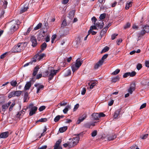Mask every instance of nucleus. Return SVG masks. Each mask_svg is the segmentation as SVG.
<instances>
[{
    "mask_svg": "<svg viewBox=\"0 0 149 149\" xmlns=\"http://www.w3.org/2000/svg\"><path fill=\"white\" fill-rule=\"evenodd\" d=\"M19 23V21L18 20H13L9 22L10 33L12 34L18 29Z\"/></svg>",
    "mask_w": 149,
    "mask_h": 149,
    "instance_id": "obj_1",
    "label": "nucleus"
},
{
    "mask_svg": "<svg viewBox=\"0 0 149 149\" xmlns=\"http://www.w3.org/2000/svg\"><path fill=\"white\" fill-rule=\"evenodd\" d=\"M22 114H23V113L22 112V111H20L19 112H18V113L16 115V117H17L19 118L20 116H23V115Z\"/></svg>",
    "mask_w": 149,
    "mask_h": 149,
    "instance_id": "obj_43",
    "label": "nucleus"
},
{
    "mask_svg": "<svg viewBox=\"0 0 149 149\" xmlns=\"http://www.w3.org/2000/svg\"><path fill=\"white\" fill-rule=\"evenodd\" d=\"M143 29L145 30L146 32H147V33L149 32V26L148 25H145Z\"/></svg>",
    "mask_w": 149,
    "mask_h": 149,
    "instance_id": "obj_34",
    "label": "nucleus"
},
{
    "mask_svg": "<svg viewBox=\"0 0 149 149\" xmlns=\"http://www.w3.org/2000/svg\"><path fill=\"white\" fill-rule=\"evenodd\" d=\"M47 128H46V127L45 126V128L43 130V133L41 134L40 136L38 137L39 139H40L41 138V136H44L45 134V132H46V131H47Z\"/></svg>",
    "mask_w": 149,
    "mask_h": 149,
    "instance_id": "obj_40",
    "label": "nucleus"
},
{
    "mask_svg": "<svg viewBox=\"0 0 149 149\" xmlns=\"http://www.w3.org/2000/svg\"><path fill=\"white\" fill-rule=\"evenodd\" d=\"M71 70L68 69L67 70L64 74V76L65 77H67L71 75Z\"/></svg>",
    "mask_w": 149,
    "mask_h": 149,
    "instance_id": "obj_26",
    "label": "nucleus"
},
{
    "mask_svg": "<svg viewBox=\"0 0 149 149\" xmlns=\"http://www.w3.org/2000/svg\"><path fill=\"white\" fill-rule=\"evenodd\" d=\"M60 115L56 116L54 119V121L56 122H58L60 119Z\"/></svg>",
    "mask_w": 149,
    "mask_h": 149,
    "instance_id": "obj_48",
    "label": "nucleus"
},
{
    "mask_svg": "<svg viewBox=\"0 0 149 149\" xmlns=\"http://www.w3.org/2000/svg\"><path fill=\"white\" fill-rule=\"evenodd\" d=\"M59 145L57 143H55L54 146V149H62L61 147L59 146Z\"/></svg>",
    "mask_w": 149,
    "mask_h": 149,
    "instance_id": "obj_39",
    "label": "nucleus"
},
{
    "mask_svg": "<svg viewBox=\"0 0 149 149\" xmlns=\"http://www.w3.org/2000/svg\"><path fill=\"white\" fill-rule=\"evenodd\" d=\"M91 20L93 22H94V24L95 25V22L97 21V19L95 17H93L92 18Z\"/></svg>",
    "mask_w": 149,
    "mask_h": 149,
    "instance_id": "obj_61",
    "label": "nucleus"
},
{
    "mask_svg": "<svg viewBox=\"0 0 149 149\" xmlns=\"http://www.w3.org/2000/svg\"><path fill=\"white\" fill-rule=\"evenodd\" d=\"M46 108V107L44 106H42L40 107L39 109L38 110L40 111H41L44 110Z\"/></svg>",
    "mask_w": 149,
    "mask_h": 149,
    "instance_id": "obj_47",
    "label": "nucleus"
},
{
    "mask_svg": "<svg viewBox=\"0 0 149 149\" xmlns=\"http://www.w3.org/2000/svg\"><path fill=\"white\" fill-rule=\"evenodd\" d=\"M130 72H127L125 73L123 75V77L124 78H126L129 76H130Z\"/></svg>",
    "mask_w": 149,
    "mask_h": 149,
    "instance_id": "obj_60",
    "label": "nucleus"
},
{
    "mask_svg": "<svg viewBox=\"0 0 149 149\" xmlns=\"http://www.w3.org/2000/svg\"><path fill=\"white\" fill-rule=\"evenodd\" d=\"M122 41V40L120 38L117 40V43L118 45H119L121 43Z\"/></svg>",
    "mask_w": 149,
    "mask_h": 149,
    "instance_id": "obj_63",
    "label": "nucleus"
},
{
    "mask_svg": "<svg viewBox=\"0 0 149 149\" xmlns=\"http://www.w3.org/2000/svg\"><path fill=\"white\" fill-rule=\"evenodd\" d=\"M28 7L27 6H25L23 8H22L20 11V13H23L25 11H26L27 9H28Z\"/></svg>",
    "mask_w": 149,
    "mask_h": 149,
    "instance_id": "obj_28",
    "label": "nucleus"
},
{
    "mask_svg": "<svg viewBox=\"0 0 149 149\" xmlns=\"http://www.w3.org/2000/svg\"><path fill=\"white\" fill-rule=\"evenodd\" d=\"M121 111V109H119L117 110L114 113L113 116V117L114 118H116L118 116L120 113V112Z\"/></svg>",
    "mask_w": 149,
    "mask_h": 149,
    "instance_id": "obj_16",
    "label": "nucleus"
},
{
    "mask_svg": "<svg viewBox=\"0 0 149 149\" xmlns=\"http://www.w3.org/2000/svg\"><path fill=\"white\" fill-rule=\"evenodd\" d=\"M81 134V133H80L79 134H75V135L77 137L75 138H73V140H74L75 141H79V136Z\"/></svg>",
    "mask_w": 149,
    "mask_h": 149,
    "instance_id": "obj_30",
    "label": "nucleus"
},
{
    "mask_svg": "<svg viewBox=\"0 0 149 149\" xmlns=\"http://www.w3.org/2000/svg\"><path fill=\"white\" fill-rule=\"evenodd\" d=\"M32 29V26H30L28 28V29H27V31L25 33H24V35H26L30 32V31L31 30V29Z\"/></svg>",
    "mask_w": 149,
    "mask_h": 149,
    "instance_id": "obj_49",
    "label": "nucleus"
},
{
    "mask_svg": "<svg viewBox=\"0 0 149 149\" xmlns=\"http://www.w3.org/2000/svg\"><path fill=\"white\" fill-rule=\"evenodd\" d=\"M136 74V72L135 71H132L131 72H130V76L131 77H133Z\"/></svg>",
    "mask_w": 149,
    "mask_h": 149,
    "instance_id": "obj_54",
    "label": "nucleus"
},
{
    "mask_svg": "<svg viewBox=\"0 0 149 149\" xmlns=\"http://www.w3.org/2000/svg\"><path fill=\"white\" fill-rule=\"evenodd\" d=\"M118 35V34H113L111 35V39L112 40H114L115 38H116V36H117Z\"/></svg>",
    "mask_w": 149,
    "mask_h": 149,
    "instance_id": "obj_59",
    "label": "nucleus"
},
{
    "mask_svg": "<svg viewBox=\"0 0 149 149\" xmlns=\"http://www.w3.org/2000/svg\"><path fill=\"white\" fill-rule=\"evenodd\" d=\"M11 85L13 87H15L18 86L17 82L16 81L13 80L10 82Z\"/></svg>",
    "mask_w": 149,
    "mask_h": 149,
    "instance_id": "obj_27",
    "label": "nucleus"
},
{
    "mask_svg": "<svg viewBox=\"0 0 149 149\" xmlns=\"http://www.w3.org/2000/svg\"><path fill=\"white\" fill-rule=\"evenodd\" d=\"M23 91H13L10 92L8 94V97L9 98H10L12 97H19L23 93Z\"/></svg>",
    "mask_w": 149,
    "mask_h": 149,
    "instance_id": "obj_4",
    "label": "nucleus"
},
{
    "mask_svg": "<svg viewBox=\"0 0 149 149\" xmlns=\"http://www.w3.org/2000/svg\"><path fill=\"white\" fill-rule=\"evenodd\" d=\"M97 82L96 81V82H93L90 85L89 84V85H90V89H92L93 88V87L96 85V84H97Z\"/></svg>",
    "mask_w": 149,
    "mask_h": 149,
    "instance_id": "obj_35",
    "label": "nucleus"
},
{
    "mask_svg": "<svg viewBox=\"0 0 149 149\" xmlns=\"http://www.w3.org/2000/svg\"><path fill=\"white\" fill-rule=\"evenodd\" d=\"M67 25L66 20V19H64L62 23L61 26V28H63Z\"/></svg>",
    "mask_w": 149,
    "mask_h": 149,
    "instance_id": "obj_31",
    "label": "nucleus"
},
{
    "mask_svg": "<svg viewBox=\"0 0 149 149\" xmlns=\"http://www.w3.org/2000/svg\"><path fill=\"white\" fill-rule=\"evenodd\" d=\"M147 33V32H146V31L145 30L143 29L140 32V36H143L146 33Z\"/></svg>",
    "mask_w": 149,
    "mask_h": 149,
    "instance_id": "obj_56",
    "label": "nucleus"
},
{
    "mask_svg": "<svg viewBox=\"0 0 149 149\" xmlns=\"http://www.w3.org/2000/svg\"><path fill=\"white\" fill-rule=\"evenodd\" d=\"M146 103H143L141 105L140 108V109H141L145 108L146 107Z\"/></svg>",
    "mask_w": 149,
    "mask_h": 149,
    "instance_id": "obj_62",
    "label": "nucleus"
},
{
    "mask_svg": "<svg viewBox=\"0 0 149 149\" xmlns=\"http://www.w3.org/2000/svg\"><path fill=\"white\" fill-rule=\"evenodd\" d=\"M105 33L104 31H103V30H102L100 32V40L101 38H102V37L104 35Z\"/></svg>",
    "mask_w": 149,
    "mask_h": 149,
    "instance_id": "obj_51",
    "label": "nucleus"
},
{
    "mask_svg": "<svg viewBox=\"0 0 149 149\" xmlns=\"http://www.w3.org/2000/svg\"><path fill=\"white\" fill-rule=\"evenodd\" d=\"M9 132H8L2 133L0 134V137L2 138H6L8 136Z\"/></svg>",
    "mask_w": 149,
    "mask_h": 149,
    "instance_id": "obj_13",
    "label": "nucleus"
},
{
    "mask_svg": "<svg viewBox=\"0 0 149 149\" xmlns=\"http://www.w3.org/2000/svg\"><path fill=\"white\" fill-rule=\"evenodd\" d=\"M47 119L46 118H41L37 120V122H45L47 121Z\"/></svg>",
    "mask_w": 149,
    "mask_h": 149,
    "instance_id": "obj_38",
    "label": "nucleus"
},
{
    "mask_svg": "<svg viewBox=\"0 0 149 149\" xmlns=\"http://www.w3.org/2000/svg\"><path fill=\"white\" fill-rule=\"evenodd\" d=\"M47 147V146L46 145L40 147H39L38 149H45Z\"/></svg>",
    "mask_w": 149,
    "mask_h": 149,
    "instance_id": "obj_64",
    "label": "nucleus"
},
{
    "mask_svg": "<svg viewBox=\"0 0 149 149\" xmlns=\"http://www.w3.org/2000/svg\"><path fill=\"white\" fill-rule=\"evenodd\" d=\"M132 6V1H128L127 3L125 8L127 10L129 8Z\"/></svg>",
    "mask_w": 149,
    "mask_h": 149,
    "instance_id": "obj_21",
    "label": "nucleus"
},
{
    "mask_svg": "<svg viewBox=\"0 0 149 149\" xmlns=\"http://www.w3.org/2000/svg\"><path fill=\"white\" fill-rule=\"evenodd\" d=\"M57 71V70H51L48 76V80L49 81H50L53 79L54 76L56 74Z\"/></svg>",
    "mask_w": 149,
    "mask_h": 149,
    "instance_id": "obj_8",
    "label": "nucleus"
},
{
    "mask_svg": "<svg viewBox=\"0 0 149 149\" xmlns=\"http://www.w3.org/2000/svg\"><path fill=\"white\" fill-rule=\"evenodd\" d=\"M91 33L92 35H94L96 34L97 32L93 30L90 31V30H89L88 31V33L89 35Z\"/></svg>",
    "mask_w": 149,
    "mask_h": 149,
    "instance_id": "obj_53",
    "label": "nucleus"
},
{
    "mask_svg": "<svg viewBox=\"0 0 149 149\" xmlns=\"http://www.w3.org/2000/svg\"><path fill=\"white\" fill-rule=\"evenodd\" d=\"M15 105V104L14 103H13L11 104L9 108V111H11L13 110V108Z\"/></svg>",
    "mask_w": 149,
    "mask_h": 149,
    "instance_id": "obj_57",
    "label": "nucleus"
},
{
    "mask_svg": "<svg viewBox=\"0 0 149 149\" xmlns=\"http://www.w3.org/2000/svg\"><path fill=\"white\" fill-rule=\"evenodd\" d=\"M45 56V54L44 53L41 54L40 55L38 54H37L34 56L32 58V59H36L39 61H40L42 59L43 57Z\"/></svg>",
    "mask_w": 149,
    "mask_h": 149,
    "instance_id": "obj_9",
    "label": "nucleus"
},
{
    "mask_svg": "<svg viewBox=\"0 0 149 149\" xmlns=\"http://www.w3.org/2000/svg\"><path fill=\"white\" fill-rule=\"evenodd\" d=\"M27 108L29 109V115L30 116L35 114L38 109L37 107L34 106L33 104L32 103L29 104Z\"/></svg>",
    "mask_w": 149,
    "mask_h": 149,
    "instance_id": "obj_3",
    "label": "nucleus"
},
{
    "mask_svg": "<svg viewBox=\"0 0 149 149\" xmlns=\"http://www.w3.org/2000/svg\"><path fill=\"white\" fill-rule=\"evenodd\" d=\"M91 136L92 137H94L97 134V131L96 130H94L91 134Z\"/></svg>",
    "mask_w": 149,
    "mask_h": 149,
    "instance_id": "obj_50",
    "label": "nucleus"
},
{
    "mask_svg": "<svg viewBox=\"0 0 149 149\" xmlns=\"http://www.w3.org/2000/svg\"><path fill=\"white\" fill-rule=\"evenodd\" d=\"M28 96V93L27 92H25V94L24 98V102H26L28 101L29 99Z\"/></svg>",
    "mask_w": 149,
    "mask_h": 149,
    "instance_id": "obj_17",
    "label": "nucleus"
},
{
    "mask_svg": "<svg viewBox=\"0 0 149 149\" xmlns=\"http://www.w3.org/2000/svg\"><path fill=\"white\" fill-rule=\"evenodd\" d=\"M44 86L43 85H40L39 87L37 88V90L36 92V93H39L40 90L41 89H42L44 88Z\"/></svg>",
    "mask_w": 149,
    "mask_h": 149,
    "instance_id": "obj_42",
    "label": "nucleus"
},
{
    "mask_svg": "<svg viewBox=\"0 0 149 149\" xmlns=\"http://www.w3.org/2000/svg\"><path fill=\"white\" fill-rule=\"evenodd\" d=\"M142 67V65L140 63H138L136 65V68L138 70L141 69Z\"/></svg>",
    "mask_w": 149,
    "mask_h": 149,
    "instance_id": "obj_44",
    "label": "nucleus"
},
{
    "mask_svg": "<svg viewBox=\"0 0 149 149\" xmlns=\"http://www.w3.org/2000/svg\"><path fill=\"white\" fill-rule=\"evenodd\" d=\"M71 109V106L70 105H68L63 110V112L65 114L67 113V112L69 109Z\"/></svg>",
    "mask_w": 149,
    "mask_h": 149,
    "instance_id": "obj_19",
    "label": "nucleus"
},
{
    "mask_svg": "<svg viewBox=\"0 0 149 149\" xmlns=\"http://www.w3.org/2000/svg\"><path fill=\"white\" fill-rule=\"evenodd\" d=\"M135 85L134 84H132L131 85L130 88L128 90V91L130 94H132V92L134 91L135 89Z\"/></svg>",
    "mask_w": 149,
    "mask_h": 149,
    "instance_id": "obj_11",
    "label": "nucleus"
},
{
    "mask_svg": "<svg viewBox=\"0 0 149 149\" xmlns=\"http://www.w3.org/2000/svg\"><path fill=\"white\" fill-rule=\"evenodd\" d=\"M87 116L86 114H84L82 116V118H79L77 121V123L79 124L80 123L82 122L86 118Z\"/></svg>",
    "mask_w": 149,
    "mask_h": 149,
    "instance_id": "obj_12",
    "label": "nucleus"
},
{
    "mask_svg": "<svg viewBox=\"0 0 149 149\" xmlns=\"http://www.w3.org/2000/svg\"><path fill=\"white\" fill-rule=\"evenodd\" d=\"M120 77L119 76H117L116 77L113 78L111 80V81L112 82L115 83L116 81L119 80Z\"/></svg>",
    "mask_w": 149,
    "mask_h": 149,
    "instance_id": "obj_29",
    "label": "nucleus"
},
{
    "mask_svg": "<svg viewBox=\"0 0 149 149\" xmlns=\"http://www.w3.org/2000/svg\"><path fill=\"white\" fill-rule=\"evenodd\" d=\"M108 56V54H104L102 57L101 59L96 64L95 66V68L97 69L100 66L102 65L104 62V60L107 58Z\"/></svg>",
    "mask_w": 149,
    "mask_h": 149,
    "instance_id": "obj_6",
    "label": "nucleus"
},
{
    "mask_svg": "<svg viewBox=\"0 0 149 149\" xmlns=\"http://www.w3.org/2000/svg\"><path fill=\"white\" fill-rule=\"evenodd\" d=\"M82 63V62L80 61L79 59H77L76 60L75 63L72 64L71 66V68L73 73L78 69Z\"/></svg>",
    "mask_w": 149,
    "mask_h": 149,
    "instance_id": "obj_5",
    "label": "nucleus"
},
{
    "mask_svg": "<svg viewBox=\"0 0 149 149\" xmlns=\"http://www.w3.org/2000/svg\"><path fill=\"white\" fill-rule=\"evenodd\" d=\"M99 114L98 113H94L92 115V117L95 120H97L99 119Z\"/></svg>",
    "mask_w": 149,
    "mask_h": 149,
    "instance_id": "obj_18",
    "label": "nucleus"
},
{
    "mask_svg": "<svg viewBox=\"0 0 149 149\" xmlns=\"http://www.w3.org/2000/svg\"><path fill=\"white\" fill-rule=\"evenodd\" d=\"M39 69V68L38 66H36L34 68L32 74L33 75V76H35L36 75Z\"/></svg>",
    "mask_w": 149,
    "mask_h": 149,
    "instance_id": "obj_22",
    "label": "nucleus"
},
{
    "mask_svg": "<svg viewBox=\"0 0 149 149\" xmlns=\"http://www.w3.org/2000/svg\"><path fill=\"white\" fill-rule=\"evenodd\" d=\"M47 47V44L45 42H44L42 43L41 46L40 52H42L44 51L46 48Z\"/></svg>",
    "mask_w": 149,
    "mask_h": 149,
    "instance_id": "obj_20",
    "label": "nucleus"
},
{
    "mask_svg": "<svg viewBox=\"0 0 149 149\" xmlns=\"http://www.w3.org/2000/svg\"><path fill=\"white\" fill-rule=\"evenodd\" d=\"M109 47L107 46L105 47L101 51V53L102 54L103 52H105L108 51L109 50Z\"/></svg>",
    "mask_w": 149,
    "mask_h": 149,
    "instance_id": "obj_32",
    "label": "nucleus"
},
{
    "mask_svg": "<svg viewBox=\"0 0 149 149\" xmlns=\"http://www.w3.org/2000/svg\"><path fill=\"white\" fill-rule=\"evenodd\" d=\"M95 25H96L97 27L101 29L103 27L104 24L103 21H102L101 22H97Z\"/></svg>",
    "mask_w": 149,
    "mask_h": 149,
    "instance_id": "obj_14",
    "label": "nucleus"
},
{
    "mask_svg": "<svg viewBox=\"0 0 149 149\" xmlns=\"http://www.w3.org/2000/svg\"><path fill=\"white\" fill-rule=\"evenodd\" d=\"M26 42H20L17 45H15L11 49V51L12 52H19L24 49Z\"/></svg>",
    "mask_w": 149,
    "mask_h": 149,
    "instance_id": "obj_2",
    "label": "nucleus"
},
{
    "mask_svg": "<svg viewBox=\"0 0 149 149\" xmlns=\"http://www.w3.org/2000/svg\"><path fill=\"white\" fill-rule=\"evenodd\" d=\"M120 71V70L118 69H117L116 70L113 72L112 73V74L113 75H116Z\"/></svg>",
    "mask_w": 149,
    "mask_h": 149,
    "instance_id": "obj_46",
    "label": "nucleus"
},
{
    "mask_svg": "<svg viewBox=\"0 0 149 149\" xmlns=\"http://www.w3.org/2000/svg\"><path fill=\"white\" fill-rule=\"evenodd\" d=\"M30 41L32 43V46L33 47H36L37 45V41L36 37L33 36H32L31 37L30 39Z\"/></svg>",
    "mask_w": 149,
    "mask_h": 149,
    "instance_id": "obj_7",
    "label": "nucleus"
},
{
    "mask_svg": "<svg viewBox=\"0 0 149 149\" xmlns=\"http://www.w3.org/2000/svg\"><path fill=\"white\" fill-rule=\"evenodd\" d=\"M49 71L48 70H46L45 72L43 73V77H45L47 76L48 75Z\"/></svg>",
    "mask_w": 149,
    "mask_h": 149,
    "instance_id": "obj_45",
    "label": "nucleus"
},
{
    "mask_svg": "<svg viewBox=\"0 0 149 149\" xmlns=\"http://www.w3.org/2000/svg\"><path fill=\"white\" fill-rule=\"evenodd\" d=\"M74 12H75L74 11L72 10L69 13V17L70 18L72 19L74 17Z\"/></svg>",
    "mask_w": 149,
    "mask_h": 149,
    "instance_id": "obj_25",
    "label": "nucleus"
},
{
    "mask_svg": "<svg viewBox=\"0 0 149 149\" xmlns=\"http://www.w3.org/2000/svg\"><path fill=\"white\" fill-rule=\"evenodd\" d=\"M36 59H33L32 60H31L30 62L24 64V67H25L26 66H28V65H29L30 64L31 65L33 62H36Z\"/></svg>",
    "mask_w": 149,
    "mask_h": 149,
    "instance_id": "obj_23",
    "label": "nucleus"
},
{
    "mask_svg": "<svg viewBox=\"0 0 149 149\" xmlns=\"http://www.w3.org/2000/svg\"><path fill=\"white\" fill-rule=\"evenodd\" d=\"M106 14L105 13H103L101 14L99 17V18L100 20H102L105 18Z\"/></svg>",
    "mask_w": 149,
    "mask_h": 149,
    "instance_id": "obj_41",
    "label": "nucleus"
},
{
    "mask_svg": "<svg viewBox=\"0 0 149 149\" xmlns=\"http://www.w3.org/2000/svg\"><path fill=\"white\" fill-rule=\"evenodd\" d=\"M2 2L3 3L2 7L4 9L6 8L8 4V2L5 0H4L3 1H2Z\"/></svg>",
    "mask_w": 149,
    "mask_h": 149,
    "instance_id": "obj_36",
    "label": "nucleus"
},
{
    "mask_svg": "<svg viewBox=\"0 0 149 149\" xmlns=\"http://www.w3.org/2000/svg\"><path fill=\"white\" fill-rule=\"evenodd\" d=\"M11 103V102L9 101L8 103L2 105L1 107L2 111L4 112L7 109L8 107L10 105Z\"/></svg>",
    "mask_w": 149,
    "mask_h": 149,
    "instance_id": "obj_10",
    "label": "nucleus"
},
{
    "mask_svg": "<svg viewBox=\"0 0 149 149\" xmlns=\"http://www.w3.org/2000/svg\"><path fill=\"white\" fill-rule=\"evenodd\" d=\"M67 126L63 127L60 128L59 130L60 132L62 133L65 131L67 130Z\"/></svg>",
    "mask_w": 149,
    "mask_h": 149,
    "instance_id": "obj_24",
    "label": "nucleus"
},
{
    "mask_svg": "<svg viewBox=\"0 0 149 149\" xmlns=\"http://www.w3.org/2000/svg\"><path fill=\"white\" fill-rule=\"evenodd\" d=\"M31 86V81L27 82L24 87V90H29Z\"/></svg>",
    "mask_w": 149,
    "mask_h": 149,
    "instance_id": "obj_15",
    "label": "nucleus"
},
{
    "mask_svg": "<svg viewBox=\"0 0 149 149\" xmlns=\"http://www.w3.org/2000/svg\"><path fill=\"white\" fill-rule=\"evenodd\" d=\"M116 137V136L115 134L109 136L108 137V140L109 141L115 139Z\"/></svg>",
    "mask_w": 149,
    "mask_h": 149,
    "instance_id": "obj_33",
    "label": "nucleus"
},
{
    "mask_svg": "<svg viewBox=\"0 0 149 149\" xmlns=\"http://www.w3.org/2000/svg\"><path fill=\"white\" fill-rule=\"evenodd\" d=\"M97 29V26H96V25H94V26H91L90 27V29L89 30H90V31H91V30H93V29L95 30V29Z\"/></svg>",
    "mask_w": 149,
    "mask_h": 149,
    "instance_id": "obj_55",
    "label": "nucleus"
},
{
    "mask_svg": "<svg viewBox=\"0 0 149 149\" xmlns=\"http://www.w3.org/2000/svg\"><path fill=\"white\" fill-rule=\"evenodd\" d=\"M86 90L85 88H83L81 91V94L82 95H84L86 92Z\"/></svg>",
    "mask_w": 149,
    "mask_h": 149,
    "instance_id": "obj_58",
    "label": "nucleus"
},
{
    "mask_svg": "<svg viewBox=\"0 0 149 149\" xmlns=\"http://www.w3.org/2000/svg\"><path fill=\"white\" fill-rule=\"evenodd\" d=\"M131 26V24L129 22L127 23L125 26H124V29H126L127 28H128L130 27Z\"/></svg>",
    "mask_w": 149,
    "mask_h": 149,
    "instance_id": "obj_52",
    "label": "nucleus"
},
{
    "mask_svg": "<svg viewBox=\"0 0 149 149\" xmlns=\"http://www.w3.org/2000/svg\"><path fill=\"white\" fill-rule=\"evenodd\" d=\"M42 25V24L40 23L38 24L34 28V30H36L40 29Z\"/></svg>",
    "mask_w": 149,
    "mask_h": 149,
    "instance_id": "obj_37",
    "label": "nucleus"
}]
</instances>
